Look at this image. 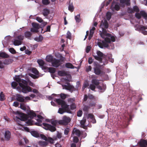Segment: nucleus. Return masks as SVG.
Segmentation results:
<instances>
[{"mask_svg":"<svg viewBox=\"0 0 147 147\" xmlns=\"http://www.w3.org/2000/svg\"><path fill=\"white\" fill-rule=\"evenodd\" d=\"M55 101L59 105H61L62 108H59L58 112L63 114L64 112L71 113L72 112L70 110L69 105H67L65 101L60 99H57Z\"/></svg>","mask_w":147,"mask_h":147,"instance_id":"f257e3e1","label":"nucleus"},{"mask_svg":"<svg viewBox=\"0 0 147 147\" xmlns=\"http://www.w3.org/2000/svg\"><path fill=\"white\" fill-rule=\"evenodd\" d=\"M109 24L106 20H102L100 23V27L102 29V32L100 33V36L102 38H105V36L110 37L111 34L107 33L106 30L108 27Z\"/></svg>","mask_w":147,"mask_h":147,"instance_id":"f03ea898","label":"nucleus"},{"mask_svg":"<svg viewBox=\"0 0 147 147\" xmlns=\"http://www.w3.org/2000/svg\"><path fill=\"white\" fill-rule=\"evenodd\" d=\"M105 41L102 40L101 42H98V46L101 48H103V47L108 48L109 45L108 43H110L111 42L110 38L106 37H105Z\"/></svg>","mask_w":147,"mask_h":147,"instance_id":"7ed1b4c3","label":"nucleus"},{"mask_svg":"<svg viewBox=\"0 0 147 147\" xmlns=\"http://www.w3.org/2000/svg\"><path fill=\"white\" fill-rule=\"evenodd\" d=\"M20 86L22 88V91L24 93H27L32 91V88L30 86L23 84L20 83Z\"/></svg>","mask_w":147,"mask_h":147,"instance_id":"20e7f679","label":"nucleus"},{"mask_svg":"<svg viewBox=\"0 0 147 147\" xmlns=\"http://www.w3.org/2000/svg\"><path fill=\"white\" fill-rule=\"evenodd\" d=\"M71 121V119L65 115L63 117V119L58 121V123L60 125H66L69 123Z\"/></svg>","mask_w":147,"mask_h":147,"instance_id":"39448f33","label":"nucleus"},{"mask_svg":"<svg viewBox=\"0 0 147 147\" xmlns=\"http://www.w3.org/2000/svg\"><path fill=\"white\" fill-rule=\"evenodd\" d=\"M32 25L33 28H31L30 31L32 32H38V29L41 28L39 24L35 22L32 23Z\"/></svg>","mask_w":147,"mask_h":147,"instance_id":"423d86ee","label":"nucleus"},{"mask_svg":"<svg viewBox=\"0 0 147 147\" xmlns=\"http://www.w3.org/2000/svg\"><path fill=\"white\" fill-rule=\"evenodd\" d=\"M143 17L146 20H147V13L144 11H141L140 13H136L135 14V17L138 19L141 18V16Z\"/></svg>","mask_w":147,"mask_h":147,"instance_id":"0eeeda50","label":"nucleus"},{"mask_svg":"<svg viewBox=\"0 0 147 147\" xmlns=\"http://www.w3.org/2000/svg\"><path fill=\"white\" fill-rule=\"evenodd\" d=\"M63 62V60L62 59H57L56 58H54L51 63V64L53 66L55 67H57L62 64L61 62Z\"/></svg>","mask_w":147,"mask_h":147,"instance_id":"6e6552de","label":"nucleus"},{"mask_svg":"<svg viewBox=\"0 0 147 147\" xmlns=\"http://www.w3.org/2000/svg\"><path fill=\"white\" fill-rule=\"evenodd\" d=\"M42 125L44 126L43 128L46 130H49L51 132H54L56 130L55 126L45 123H43Z\"/></svg>","mask_w":147,"mask_h":147,"instance_id":"1a4fd4ad","label":"nucleus"},{"mask_svg":"<svg viewBox=\"0 0 147 147\" xmlns=\"http://www.w3.org/2000/svg\"><path fill=\"white\" fill-rule=\"evenodd\" d=\"M96 53L98 56L93 55V57L95 59L99 61L100 63H102V57L103 56L104 54L99 51H97Z\"/></svg>","mask_w":147,"mask_h":147,"instance_id":"9d476101","label":"nucleus"},{"mask_svg":"<svg viewBox=\"0 0 147 147\" xmlns=\"http://www.w3.org/2000/svg\"><path fill=\"white\" fill-rule=\"evenodd\" d=\"M14 80L16 82L18 83L19 85L20 83L26 85H27V81L23 79H21L20 78L19 76H16Z\"/></svg>","mask_w":147,"mask_h":147,"instance_id":"9b49d317","label":"nucleus"},{"mask_svg":"<svg viewBox=\"0 0 147 147\" xmlns=\"http://www.w3.org/2000/svg\"><path fill=\"white\" fill-rule=\"evenodd\" d=\"M17 112L19 115V117H16L18 119H20L22 121H25L27 120L28 118L27 115L23 113H21L18 111Z\"/></svg>","mask_w":147,"mask_h":147,"instance_id":"f8f14e48","label":"nucleus"},{"mask_svg":"<svg viewBox=\"0 0 147 147\" xmlns=\"http://www.w3.org/2000/svg\"><path fill=\"white\" fill-rule=\"evenodd\" d=\"M138 144L141 147H147V140L141 139Z\"/></svg>","mask_w":147,"mask_h":147,"instance_id":"ddd939ff","label":"nucleus"},{"mask_svg":"<svg viewBox=\"0 0 147 147\" xmlns=\"http://www.w3.org/2000/svg\"><path fill=\"white\" fill-rule=\"evenodd\" d=\"M111 8L112 10L115 9L117 11L119 10L120 7L118 4H116V2L115 1H113L112 3Z\"/></svg>","mask_w":147,"mask_h":147,"instance_id":"4468645a","label":"nucleus"},{"mask_svg":"<svg viewBox=\"0 0 147 147\" xmlns=\"http://www.w3.org/2000/svg\"><path fill=\"white\" fill-rule=\"evenodd\" d=\"M94 73L96 75H99L102 74V71L101 69L100 66H97L94 68Z\"/></svg>","mask_w":147,"mask_h":147,"instance_id":"2eb2a0df","label":"nucleus"},{"mask_svg":"<svg viewBox=\"0 0 147 147\" xmlns=\"http://www.w3.org/2000/svg\"><path fill=\"white\" fill-rule=\"evenodd\" d=\"M37 62L39 65L41 67L42 69L46 70L47 69V67L44 66L45 64V62L42 60H38Z\"/></svg>","mask_w":147,"mask_h":147,"instance_id":"dca6fc26","label":"nucleus"},{"mask_svg":"<svg viewBox=\"0 0 147 147\" xmlns=\"http://www.w3.org/2000/svg\"><path fill=\"white\" fill-rule=\"evenodd\" d=\"M24 97L22 95L19 94H17L16 95V100L20 102H24Z\"/></svg>","mask_w":147,"mask_h":147,"instance_id":"f3484780","label":"nucleus"},{"mask_svg":"<svg viewBox=\"0 0 147 147\" xmlns=\"http://www.w3.org/2000/svg\"><path fill=\"white\" fill-rule=\"evenodd\" d=\"M120 3L123 5V7L125 6V5L127 6H129L130 5V0H119Z\"/></svg>","mask_w":147,"mask_h":147,"instance_id":"a211bd4d","label":"nucleus"},{"mask_svg":"<svg viewBox=\"0 0 147 147\" xmlns=\"http://www.w3.org/2000/svg\"><path fill=\"white\" fill-rule=\"evenodd\" d=\"M5 138L6 140L9 141L11 137V133L8 130L6 131L4 134Z\"/></svg>","mask_w":147,"mask_h":147,"instance_id":"6ab92c4d","label":"nucleus"},{"mask_svg":"<svg viewBox=\"0 0 147 147\" xmlns=\"http://www.w3.org/2000/svg\"><path fill=\"white\" fill-rule=\"evenodd\" d=\"M28 118H30V119H32L34 117L36 116V113L33 111H30L28 113Z\"/></svg>","mask_w":147,"mask_h":147,"instance_id":"aec40b11","label":"nucleus"},{"mask_svg":"<svg viewBox=\"0 0 147 147\" xmlns=\"http://www.w3.org/2000/svg\"><path fill=\"white\" fill-rule=\"evenodd\" d=\"M86 122V119L84 117L83 119L80 121V123L81 126V127L85 129H86L87 128V126L85 125Z\"/></svg>","mask_w":147,"mask_h":147,"instance_id":"412c9836","label":"nucleus"},{"mask_svg":"<svg viewBox=\"0 0 147 147\" xmlns=\"http://www.w3.org/2000/svg\"><path fill=\"white\" fill-rule=\"evenodd\" d=\"M55 57L59 59H62L63 61L65 59V58L63 57L60 53L58 52L55 53Z\"/></svg>","mask_w":147,"mask_h":147,"instance_id":"4be33fe9","label":"nucleus"},{"mask_svg":"<svg viewBox=\"0 0 147 147\" xmlns=\"http://www.w3.org/2000/svg\"><path fill=\"white\" fill-rule=\"evenodd\" d=\"M0 57L3 58H7L9 57V56L5 52L0 53Z\"/></svg>","mask_w":147,"mask_h":147,"instance_id":"5701e85b","label":"nucleus"},{"mask_svg":"<svg viewBox=\"0 0 147 147\" xmlns=\"http://www.w3.org/2000/svg\"><path fill=\"white\" fill-rule=\"evenodd\" d=\"M75 133L76 135L78 137H80L81 134V132L80 130L75 128L73 130L72 132V134H74Z\"/></svg>","mask_w":147,"mask_h":147,"instance_id":"b1692460","label":"nucleus"},{"mask_svg":"<svg viewBox=\"0 0 147 147\" xmlns=\"http://www.w3.org/2000/svg\"><path fill=\"white\" fill-rule=\"evenodd\" d=\"M49 13L50 11L48 9L45 8L43 9L42 14L45 17L47 16Z\"/></svg>","mask_w":147,"mask_h":147,"instance_id":"393cba45","label":"nucleus"},{"mask_svg":"<svg viewBox=\"0 0 147 147\" xmlns=\"http://www.w3.org/2000/svg\"><path fill=\"white\" fill-rule=\"evenodd\" d=\"M58 74L59 76H65L67 75V72L64 71H59Z\"/></svg>","mask_w":147,"mask_h":147,"instance_id":"a878e982","label":"nucleus"},{"mask_svg":"<svg viewBox=\"0 0 147 147\" xmlns=\"http://www.w3.org/2000/svg\"><path fill=\"white\" fill-rule=\"evenodd\" d=\"M46 69L48 70L49 72L51 73L52 74L55 73L56 71L55 68L53 67H47V68Z\"/></svg>","mask_w":147,"mask_h":147,"instance_id":"bb28decb","label":"nucleus"},{"mask_svg":"<svg viewBox=\"0 0 147 147\" xmlns=\"http://www.w3.org/2000/svg\"><path fill=\"white\" fill-rule=\"evenodd\" d=\"M31 135L34 137L38 138L39 137V134L36 131H30Z\"/></svg>","mask_w":147,"mask_h":147,"instance_id":"cd10ccee","label":"nucleus"},{"mask_svg":"<svg viewBox=\"0 0 147 147\" xmlns=\"http://www.w3.org/2000/svg\"><path fill=\"white\" fill-rule=\"evenodd\" d=\"M13 60L11 59H5L3 61V63L5 65H8L13 62Z\"/></svg>","mask_w":147,"mask_h":147,"instance_id":"c85d7f7f","label":"nucleus"},{"mask_svg":"<svg viewBox=\"0 0 147 147\" xmlns=\"http://www.w3.org/2000/svg\"><path fill=\"white\" fill-rule=\"evenodd\" d=\"M91 82L95 86H97L99 85L100 82L99 80L96 79H93L92 80Z\"/></svg>","mask_w":147,"mask_h":147,"instance_id":"c756f323","label":"nucleus"},{"mask_svg":"<svg viewBox=\"0 0 147 147\" xmlns=\"http://www.w3.org/2000/svg\"><path fill=\"white\" fill-rule=\"evenodd\" d=\"M54 59V58H53L52 56L51 55L47 56L46 58L47 61L49 62H51V63Z\"/></svg>","mask_w":147,"mask_h":147,"instance_id":"7c9ffc66","label":"nucleus"},{"mask_svg":"<svg viewBox=\"0 0 147 147\" xmlns=\"http://www.w3.org/2000/svg\"><path fill=\"white\" fill-rule=\"evenodd\" d=\"M65 66L67 68L73 69L74 68V66L73 65L70 63H67L65 64Z\"/></svg>","mask_w":147,"mask_h":147,"instance_id":"2f4dec72","label":"nucleus"},{"mask_svg":"<svg viewBox=\"0 0 147 147\" xmlns=\"http://www.w3.org/2000/svg\"><path fill=\"white\" fill-rule=\"evenodd\" d=\"M32 34L30 31H26L25 32L24 35L26 38H30L31 37Z\"/></svg>","mask_w":147,"mask_h":147,"instance_id":"473e14b6","label":"nucleus"},{"mask_svg":"<svg viewBox=\"0 0 147 147\" xmlns=\"http://www.w3.org/2000/svg\"><path fill=\"white\" fill-rule=\"evenodd\" d=\"M49 121L51 123L53 126H55V127L57 125V123H58V121L56 120H51Z\"/></svg>","mask_w":147,"mask_h":147,"instance_id":"72a5a7b5","label":"nucleus"},{"mask_svg":"<svg viewBox=\"0 0 147 147\" xmlns=\"http://www.w3.org/2000/svg\"><path fill=\"white\" fill-rule=\"evenodd\" d=\"M43 38L41 35H39L38 37H36L34 38V40L38 42H41L43 40Z\"/></svg>","mask_w":147,"mask_h":147,"instance_id":"f704fd0d","label":"nucleus"},{"mask_svg":"<svg viewBox=\"0 0 147 147\" xmlns=\"http://www.w3.org/2000/svg\"><path fill=\"white\" fill-rule=\"evenodd\" d=\"M64 87L66 89L69 90H71L72 89L74 88V87L73 86L70 85L68 86L65 85L64 86Z\"/></svg>","mask_w":147,"mask_h":147,"instance_id":"c9c22d12","label":"nucleus"},{"mask_svg":"<svg viewBox=\"0 0 147 147\" xmlns=\"http://www.w3.org/2000/svg\"><path fill=\"white\" fill-rule=\"evenodd\" d=\"M13 43V44L15 46L19 45L22 44L21 41L18 40H14Z\"/></svg>","mask_w":147,"mask_h":147,"instance_id":"e433bc0d","label":"nucleus"},{"mask_svg":"<svg viewBox=\"0 0 147 147\" xmlns=\"http://www.w3.org/2000/svg\"><path fill=\"white\" fill-rule=\"evenodd\" d=\"M112 14L110 12L108 11L107 12L106 15V17L107 20H109L111 18Z\"/></svg>","mask_w":147,"mask_h":147,"instance_id":"4c0bfd02","label":"nucleus"},{"mask_svg":"<svg viewBox=\"0 0 147 147\" xmlns=\"http://www.w3.org/2000/svg\"><path fill=\"white\" fill-rule=\"evenodd\" d=\"M70 110H73L76 108V106L74 102H72L70 105Z\"/></svg>","mask_w":147,"mask_h":147,"instance_id":"58836bf2","label":"nucleus"},{"mask_svg":"<svg viewBox=\"0 0 147 147\" xmlns=\"http://www.w3.org/2000/svg\"><path fill=\"white\" fill-rule=\"evenodd\" d=\"M26 123L28 125H30L32 124L33 120L32 119L27 118V120H26Z\"/></svg>","mask_w":147,"mask_h":147,"instance_id":"ea45409f","label":"nucleus"},{"mask_svg":"<svg viewBox=\"0 0 147 147\" xmlns=\"http://www.w3.org/2000/svg\"><path fill=\"white\" fill-rule=\"evenodd\" d=\"M39 145L41 146H46L48 145V143L45 141H40L39 142Z\"/></svg>","mask_w":147,"mask_h":147,"instance_id":"a19ab883","label":"nucleus"},{"mask_svg":"<svg viewBox=\"0 0 147 147\" xmlns=\"http://www.w3.org/2000/svg\"><path fill=\"white\" fill-rule=\"evenodd\" d=\"M5 99V95L2 92H1L0 94V100L3 101Z\"/></svg>","mask_w":147,"mask_h":147,"instance_id":"79ce46f5","label":"nucleus"},{"mask_svg":"<svg viewBox=\"0 0 147 147\" xmlns=\"http://www.w3.org/2000/svg\"><path fill=\"white\" fill-rule=\"evenodd\" d=\"M75 19L77 22L79 23L80 22L81 20L80 18V14L75 16Z\"/></svg>","mask_w":147,"mask_h":147,"instance_id":"37998d69","label":"nucleus"},{"mask_svg":"<svg viewBox=\"0 0 147 147\" xmlns=\"http://www.w3.org/2000/svg\"><path fill=\"white\" fill-rule=\"evenodd\" d=\"M133 10L134 11V12H138L140 10L137 6H134L133 7Z\"/></svg>","mask_w":147,"mask_h":147,"instance_id":"c03bdc74","label":"nucleus"},{"mask_svg":"<svg viewBox=\"0 0 147 147\" xmlns=\"http://www.w3.org/2000/svg\"><path fill=\"white\" fill-rule=\"evenodd\" d=\"M20 108L22 109L24 111H25L26 109V107L24 103H20Z\"/></svg>","mask_w":147,"mask_h":147,"instance_id":"a18cd8bd","label":"nucleus"},{"mask_svg":"<svg viewBox=\"0 0 147 147\" xmlns=\"http://www.w3.org/2000/svg\"><path fill=\"white\" fill-rule=\"evenodd\" d=\"M9 51L12 54H15L16 53V52L15 49L13 48H10L9 49Z\"/></svg>","mask_w":147,"mask_h":147,"instance_id":"49530a36","label":"nucleus"},{"mask_svg":"<svg viewBox=\"0 0 147 147\" xmlns=\"http://www.w3.org/2000/svg\"><path fill=\"white\" fill-rule=\"evenodd\" d=\"M32 71L36 75H37L39 74V72L38 70L35 68H32Z\"/></svg>","mask_w":147,"mask_h":147,"instance_id":"de8ad7c7","label":"nucleus"},{"mask_svg":"<svg viewBox=\"0 0 147 147\" xmlns=\"http://www.w3.org/2000/svg\"><path fill=\"white\" fill-rule=\"evenodd\" d=\"M66 38L69 39H71V34L69 31H68L67 33Z\"/></svg>","mask_w":147,"mask_h":147,"instance_id":"09e8293b","label":"nucleus"},{"mask_svg":"<svg viewBox=\"0 0 147 147\" xmlns=\"http://www.w3.org/2000/svg\"><path fill=\"white\" fill-rule=\"evenodd\" d=\"M90 108V107L86 105H84L83 109L84 111L88 112Z\"/></svg>","mask_w":147,"mask_h":147,"instance_id":"8fccbe9b","label":"nucleus"},{"mask_svg":"<svg viewBox=\"0 0 147 147\" xmlns=\"http://www.w3.org/2000/svg\"><path fill=\"white\" fill-rule=\"evenodd\" d=\"M69 10L71 12H73L74 10V7L71 4H69L68 6Z\"/></svg>","mask_w":147,"mask_h":147,"instance_id":"3c124183","label":"nucleus"},{"mask_svg":"<svg viewBox=\"0 0 147 147\" xmlns=\"http://www.w3.org/2000/svg\"><path fill=\"white\" fill-rule=\"evenodd\" d=\"M96 86L94 85L93 84H91L90 85L89 87L88 88H90V89L94 91L95 90L96 88Z\"/></svg>","mask_w":147,"mask_h":147,"instance_id":"603ef678","label":"nucleus"},{"mask_svg":"<svg viewBox=\"0 0 147 147\" xmlns=\"http://www.w3.org/2000/svg\"><path fill=\"white\" fill-rule=\"evenodd\" d=\"M42 2L43 4L45 5H48L50 3L49 0H42Z\"/></svg>","mask_w":147,"mask_h":147,"instance_id":"864d4df0","label":"nucleus"},{"mask_svg":"<svg viewBox=\"0 0 147 147\" xmlns=\"http://www.w3.org/2000/svg\"><path fill=\"white\" fill-rule=\"evenodd\" d=\"M18 85V84L15 82H12L11 84V85L13 88H16V87Z\"/></svg>","mask_w":147,"mask_h":147,"instance_id":"5fc2aeb1","label":"nucleus"},{"mask_svg":"<svg viewBox=\"0 0 147 147\" xmlns=\"http://www.w3.org/2000/svg\"><path fill=\"white\" fill-rule=\"evenodd\" d=\"M94 32H92L91 31H90V34L88 36V39L90 40L91 39L93 36Z\"/></svg>","mask_w":147,"mask_h":147,"instance_id":"6e6d98bb","label":"nucleus"},{"mask_svg":"<svg viewBox=\"0 0 147 147\" xmlns=\"http://www.w3.org/2000/svg\"><path fill=\"white\" fill-rule=\"evenodd\" d=\"M127 12L129 13H134L133 9L132 8L128 7L127 9Z\"/></svg>","mask_w":147,"mask_h":147,"instance_id":"4d7b16f0","label":"nucleus"},{"mask_svg":"<svg viewBox=\"0 0 147 147\" xmlns=\"http://www.w3.org/2000/svg\"><path fill=\"white\" fill-rule=\"evenodd\" d=\"M84 88L88 87L89 86V84L88 82L87 81H85L83 85Z\"/></svg>","mask_w":147,"mask_h":147,"instance_id":"13d9d810","label":"nucleus"},{"mask_svg":"<svg viewBox=\"0 0 147 147\" xmlns=\"http://www.w3.org/2000/svg\"><path fill=\"white\" fill-rule=\"evenodd\" d=\"M40 136L42 139H43L45 140L46 141H48L47 138L44 135L42 134H41L40 135Z\"/></svg>","mask_w":147,"mask_h":147,"instance_id":"bf43d9fd","label":"nucleus"},{"mask_svg":"<svg viewBox=\"0 0 147 147\" xmlns=\"http://www.w3.org/2000/svg\"><path fill=\"white\" fill-rule=\"evenodd\" d=\"M82 114V110H79L77 113V116L79 117H80Z\"/></svg>","mask_w":147,"mask_h":147,"instance_id":"052dcab7","label":"nucleus"},{"mask_svg":"<svg viewBox=\"0 0 147 147\" xmlns=\"http://www.w3.org/2000/svg\"><path fill=\"white\" fill-rule=\"evenodd\" d=\"M69 128H66L64 130V133L65 135H67L69 132Z\"/></svg>","mask_w":147,"mask_h":147,"instance_id":"680f3d73","label":"nucleus"},{"mask_svg":"<svg viewBox=\"0 0 147 147\" xmlns=\"http://www.w3.org/2000/svg\"><path fill=\"white\" fill-rule=\"evenodd\" d=\"M79 141V139L77 136H74L73 138V141L74 142L77 143Z\"/></svg>","mask_w":147,"mask_h":147,"instance_id":"e2e57ef3","label":"nucleus"},{"mask_svg":"<svg viewBox=\"0 0 147 147\" xmlns=\"http://www.w3.org/2000/svg\"><path fill=\"white\" fill-rule=\"evenodd\" d=\"M27 85L28 84V83L29 84L30 86H32V87L34 86V83L32 82L30 80H28L27 81Z\"/></svg>","mask_w":147,"mask_h":147,"instance_id":"0e129e2a","label":"nucleus"},{"mask_svg":"<svg viewBox=\"0 0 147 147\" xmlns=\"http://www.w3.org/2000/svg\"><path fill=\"white\" fill-rule=\"evenodd\" d=\"M36 20L39 22L41 23L43 22V20L40 17H37L36 18Z\"/></svg>","mask_w":147,"mask_h":147,"instance_id":"69168bd1","label":"nucleus"},{"mask_svg":"<svg viewBox=\"0 0 147 147\" xmlns=\"http://www.w3.org/2000/svg\"><path fill=\"white\" fill-rule=\"evenodd\" d=\"M60 97L62 99H65L66 97V95L63 93L60 94Z\"/></svg>","mask_w":147,"mask_h":147,"instance_id":"338daca9","label":"nucleus"},{"mask_svg":"<svg viewBox=\"0 0 147 147\" xmlns=\"http://www.w3.org/2000/svg\"><path fill=\"white\" fill-rule=\"evenodd\" d=\"M48 141L51 144H53L54 143V140L51 137H49L48 139Z\"/></svg>","mask_w":147,"mask_h":147,"instance_id":"774afa93","label":"nucleus"}]
</instances>
